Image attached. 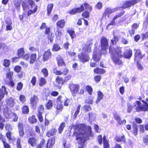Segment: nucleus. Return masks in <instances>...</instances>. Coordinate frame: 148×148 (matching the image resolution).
Listing matches in <instances>:
<instances>
[{"mask_svg": "<svg viewBox=\"0 0 148 148\" xmlns=\"http://www.w3.org/2000/svg\"><path fill=\"white\" fill-rule=\"evenodd\" d=\"M61 49V47L57 43H55L53 44L52 48V50L53 51H57Z\"/></svg>", "mask_w": 148, "mask_h": 148, "instance_id": "nucleus-28", "label": "nucleus"}, {"mask_svg": "<svg viewBox=\"0 0 148 148\" xmlns=\"http://www.w3.org/2000/svg\"><path fill=\"white\" fill-rule=\"evenodd\" d=\"M61 97L59 96L57 99V104L56 108L58 110H61L63 108L62 101H61Z\"/></svg>", "mask_w": 148, "mask_h": 148, "instance_id": "nucleus-17", "label": "nucleus"}, {"mask_svg": "<svg viewBox=\"0 0 148 148\" xmlns=\"http://www.w3.org/2000/svg\"><path fill=\"white\" fill-rule=\"evenodd\" d=\"M114 118L117 121L118 123L120 125L121 124V119L120 116L117 114H116L114 116Z\"/></svg>", "mask_w": 148, "mask_h": 148, "instance_id": "nucleus-43", "label": "nucleus"}, {"mask_svg": "<svg viewBox=\"0 0 148 148\" xmlns=\"http://www.w3.org/2000/svg\"><path fill=\"white\" fill-rule=\"evenodd\" d=\"M79 86L77 84H71L69 86V87L72 95L73 96H76L78 92L79 88Z\"/></svg>", "mask_w": 148, "mask_h": 148, "instance_id": "nucleus-10", "label": "nucleus"}, {"mask_svg": "<svg viewBox=\"0 0 148 148\" xmlns=\"http://www.w3.org/2000/svg\"><path fill=\"white\" fill-rule=\"evenodd\" d=\"M27 3L30 6L31 8H33V6H35L36 5H35V2L33 0H28Z\"/></svg>", "mask_w": 148, "mask_h": 148, "instance_id": "nucleus-49", "label": "nucleus"}, {"mask_svg": "<svg viewBox=\"0 0 148 148\" xmlns=\"http://www.w3.org/2000/svg\"><path fill=\"white\" fill-rule=\"evenodd\" d=\"M14 5L17 9L19 10L20 8V2L19 0H15L14 1Z\"/></svg>", "mask_w": 148, "mask_h": 148, "instance_id": "nucleus-41", "label": "nucleus"}, {"mask_svg": "<svg viewBox=\"0 0 148 148\" xmlns=\"http://www.w3.org/2000/svg\"><path fill=\"white\" fill-rule=\"evenodd\" d=\"M46 81L45 79L43 77L41 78L39 80V85L40 86H42L46 84Z\"/></svg>", "mask_w": 148, "mask_h": 148, "instance_id": "nucleus-42", "label": "nucleus"}, {"mask_svg": "<svg viewBox=\"0 0 148 148\" xmlns=\"http://www.w3.org/2000/svg\"><path fill=\"white\" fill-rule=\"evenodd\" d=\"M53 103L52 101L50 100H49L46 103L45 107L48 110L50 109L53 106Z\"/></svg>", "mask_w": 148, "mask_h": 148, "instance_id": "nucleus-36", "label": "nucleus"}, {"mask_svg": "<svg viewBox=\"0 0 148 148\" xmlns=\"http://www.w3.org/2000/svg\"><path fill=\"white\" fill-rule=\"evenodd\" d=\"M125 13V11L124 10H122L118 14L116 15L113 18L111 22L106 27V28H107L108 27H109L110 25H115L116 24L115 20L118 18L121 17Z\"/></svg>", "mask_w": 148, "mask_h": 148, "instance_id": "nucleus-9", "label": "nucleus"}, {"mask_svg": "<svg viewBox=\"0 0 148 148\" xmlns=\"http://www.w3.org/2000/svg\"><path fill=\"white\" fill-rule=\"evenodd\" d=\"M55 139L54 138H51L50 139H49L46 144L47 148H51L54 144Z\"/></svg>", "mask_w": 148, "mask_h": 148, "instance_id": "nucleus-21", "label": "nucleus"}, {"mask_svg": "<svg viewBox=\"0 0 148 148\" xmlns=\"http://www.w3.org/2000/svg\"><path fill=\"white\" fill-rule=\"evenodd\" d=\"M22 111L24 114L28 113L29 112L28 107L26 106H23L22 108Z\"/></svg>", "mask_w": 148, "mask_h": 148, "instance_id": "nucleus-39", "label": "nucleus"}, {"mask_svg": "<svg viewBox=\"0 0 148 148\" xmlns=\"http://www.w3.org/2000/svg\"><path fill=\"white\" fill-rule=\"evenodd\" d=\"M119 40V38L118 36H114L112 39L111 40V44L112 45H116Z\"/></svg>", "mask_w": 148, "mask_h": 148, "instance_id": "nucleus-31", "label": "nucleus"}, {"mask_svg": "<svg viewBox=\"0 0 148 148\" xmlns=\"http://www.w3.org/2000/svg\"><path fill=\"white\" fill-rule=\"evenodd\" d=\"M89 119L90 120H94L96 118V114L92 112L89 113Z\"/></svg>", "mask_w": 148, "mask_h": 148, "instance_id": "nucleus-45", "label": "nucleus"}, {"mask_svg": "<svg viewBox=\"0 0 148 148\" xmlns=\"http://www.w3.org/2000/svg\"><path fill=\"white\" fill-rule=\"evenodd\" d=\"M133 108L132 105L131 104L129 103L127 105V112L128 113L130 112L132 110Z\"/></svg>", "mask_w": 148, "mask_h": 148, "instance_id": "nucleus-52", "label": "nucleus"}, {"mask_svg": "<svg viewBox=\"0 0 148 148\" xmlns=\"http://www.w3.org/2000/svg\"><path fill=\"white\" fill-rule=\"evenodd\" d=\"M70 45L69 43L68 42H66L64 43L63 45L64 48L65 50H67L69 48V46Z\"/></svg>", "mask_w": 148, "mask_h": 148, "instance_id": "nucleus-56", "label": "nucleus"}, {"mask_svg": "<svg viewBox=\"0 0 148 148\" xmlns=\"http://www.w3.org/2000/svg\"><path fill=\"white\" fill-rule=\"evenodd\" d=\"M78 58L79 61L83 63L88 62L90 59V57L88 54L84 51H82L78 54Z\"/></svg>", "mask_w": 148, "mask_h": 148, "instance_id": "nucleus-7", "label": "nucleus"}, {"mask_svg": "<svg viewBox=\"0 0 148 148\" xmlns=\"http://www.w3.org/2000/svg\"><path fill=\"white\" fill-rule=\"evenodd\" d=\"M82 13L81 16L82 18H88L90 17V14L89 11L87 10L84 11Z\"/></svg>", "mask_w": 148, "mask_h": 148, "instance_id": "nucleus-29", "label": "nucleus"}, {"mask_svg": "<svg viewBox=\"0 0 148 148\" xmlns=\"http://www.w3.org/2000/svg\"><path fill=\"white\" fill-rule=\"evenodd\" d=\"M36 78L35 77L33 76L31 81V83L32 84L33 86H34L36 84Z\"/></svg>", "mask_w": 148, "mask_h": 148, "instance_id": "nucleus-61", "label": "nucleus"}, {"mask_svg": "<svg viewBox=\"0 0 148 148\" xmlns=\"http://www.w3.org/2000/svg\"><path fill=\"white\" fill-rule=\"evenodd\" d=\"M85 9L86 10L90 12L92 10V8L88 3L85 2L80 5V7H75L69 12V13L71 15H75L77 13H80L84 11Z\"/></svg>", "mask_w": 148, "mask_h": 148, "instance_id": "nucleus-4", "label": "nucleus"}, {"mask_svg": "<svg viewBox=\"0 0 148 148\" xmlns=\"http://www.w3.org/2000/svg\"><path fill=\"white\" fill-rule=\"evenodd\" d=\"M100 44L101 48L100 53L98 52L97 50H94L92 56L93 59L96 62H99L102 54L106 55L107 53L109 47L108 40L104 36L101 38Z\"/></svg>", "mask_w": 148, "mask_h": 148, "instance_id": "nucleus-3", "label": "nucleus"}, {"mask_svg": "<svg viewBox=\"0 0 148 148\" xmlns=\"http://www.w3.org/2000/svg\"><path fill=\"white\" fill-rule=\"evenodd\" d=\"M44 108L43 105H40L38 108V114H42L44 112Z\"/></svg>", "mask_w": 148, "mask_h": 148, "instance_id": "nucleus-40", "label": "nucleus"}, {"mask_svg": "<svg viewBox=\"0 0 148 148\" xmlns=\"http://www.w3.org/2000/svg\"><path fill=\"white\" fill-rule=\"evenodd\" d=\"M28 143L32 147L36 146L37 143V140L34 138L32 137L29 138L28 141Z\"/></svg>", "mask_w": 148, "mask_h": 148, "instance_id": "nucleus-19", "label": "nucleus"}, {"mask_svg": "<svg viewBox=\"0 0 148 148\" xmlns=\"http://www.w3.org/2000/svg\"><path fill=\"white\" fill-rule=\"evenodd\" d=\"M66 21L64 19H61L58 21L56 25L57 27L60 29H62L65 25Z\"/></svg>", "mask_w": 148, "mask_h": 148, "instance_id": "nucleus-16", "label": "nucleus"}, {"mask_svg": "<svg viewBox=\"0 0 148 148\" xmlns=\"http://www.w3.org/2000/svg\"><path fill=\"white\" fill-rule=\"evenodd\" d=\"M53 6V3L49 4L47 5V14L49 16L51 13Z\"/></svg>", "mask_w": 148, "mask_h": 148, "instance_id": "nucleus-24", "label": "nucleus"}, {"mask_svg": "<svg viewBox=\"0 0 148 148\" xmlns=\"http://www.w3.org/2000/svg\"><path fill=\"white\" fill-rule=\"evenodd\" d=\"M82 51L86 53L91 52V47L90 46V44H86L85 46L82 48Z\"/></svg>", "mask_w": 148, "mask_h": 148, "instance_id": "nucleus-20", "label": "nucleus"}, {"mask_svg": "<svg viewBox=\"0 0 148 148\" xmlns=\"http://www.w3.org/2000/svg\"><path fill=\"white\" fill-rule=\"evenodd\" d=\"M103 141L104 148H109L110 147L108 143V141L106 139L105 136L103 137Z\"/></svg>", "mask_w": 148, "mask_h": 148, "instance_id": "nucleus-33", "label": "nucleus"}, {"mask_svg": "<svg viewBox=\"0 0 148 148\" xmlns=\"http://www.w3.org/2000/svg\"><path fill=\"white\" fill-rule=\"evenodd\" d=\"M86 89L89 94L90 95H91L92 92V88L91 87L88 86H87L86 87Z\"/></svg>", "mask_w": 148, "mask_h": 148, "instance_id": "nucleus-54", "label": "nucleus"}, {"mask_svg": "<svg viewBox=\"0 0 148 148\" xmlns=\"http://www.w3.org/2000/svg\"><path fill=\"white\" fill-rule=\"evenodd\" d=\"M125 137L123 136H119L116 137V140L118 141H125Z\"/></svg>", "mask_w": 148, "mask_h": 148, "instance_id": "nucleus-55", "label": "nucleus"}, {"mask_svg": "<svg viewBox=\"0 0 148 148\" xmlns=\"http://www.w3.org/2000/svg\"><path fill=\"white\" fill-rule=\"evenodd\" d=\"M103 95L102 93L100 91L97 92V98L96 101V103H98L99 102L103 99Z\"/></svg>", "mask_w": 148, "mask_h": 148, "instance_id": "nucleus-27", "label": "nucleus"}, {"mask_svg": "<svg viewBox=\"0 0 148 148\" xmlns=\"http://www.w3.org/2000/svg\"><path fill=\"white\" fill-rule=\"evenodd\" d=\"M39 101L37 95H34L30 99V103L33 107L35 106Z\"/></svg>", "mask_w": 148, "mask_h": 148, "instance_id": "nucleus-14", "label": "nucleus"}, {"mask_svg": "<svg viewBox=\"0 0 148 148\" xmlns=\"http://www.w3.org/2000/svg\"><path fill=\"white\" fill-rule=\"evenodd\" d=\"M40 144L42 148H47L46 144L45 143V141L44 139H42L40 142Z\"/></svg>", "mask_w": 148, "mask_h": 148, "instance_id": "nucleus-51", "label": "nucleus"}, {"mask_svg": "<svg viewBox=\"0 0 148 148\" xmlns=\"http://www.w3.org/2000/svg\"><path fill=\"white\" fill-rule=\"evenodd\" d=\"M42 72L43 73L45 77L47 76L48 75V71L47 69L46 68H44L42 70Z\"/></svg>", "mask_w": 148, "mask_h": 148, "instance_id": "nucleus-58", "label": "nucleus"}, {"mask_svg": "<svg viewBox=\"0 0 148 148\" xmlns=\"http://www.w3.org/2000/svg\"><path fill=\"white\" fill-rule=\"evenodd\" d=\"M142 101L143 103V105H140L138 106H137L135 108L136 110L138 112L141 111H146L148 109V104L144 100H143Z\"/></svg>", "mask_w": 148, "mask_h": 148, "instance_id": "nucleus-11", "label": "nucleus"}, {"mask_svg": "<svg viewBox=\"0 0 148 148\" xmlns=\"http://www.w3.org/2000/svg\"><path fill=\"white\" fill-rule=\"evenodd\" d=\"M28 119L29 122L31 123H36L37 121L34 115H32L29 117Z\"/></svg>", "mask_w": 148, "mask_h": 148, "instance_id": "nucleus-35", "label": "nucleus"}, {"mask_svg": "<svg viewBox=\"0 0 148 148\" xmlns=\"http://www.w3.org/2000/svg\"><path fill=\"white\" fill-rule=\"evenodd\" d=\"M13 75V73L12 72H9L6 75V78L7 80L8 81L11 79L12 76Z\"/></svg>", "mask_w": 148, "mask_h": 148, "instance_id": "nucleus-46", "label": "nucleus"}, {"mask_svg": "<svg viewBox=\"0 0 148 148\" xmlns=\"http://www.w3.org/2000/svg\"><path fill=\"white\" fill-rule=\"evenodd\" d=\"M73 134L76 137V140L79 144L82 145L85 142L88 137H93L91 129L89 126L84 124L79 125L76 126Z\"/></svg>", "mask_w": 148, "mask_h": 148, "instance_id": "nucleus-2", "label": "nucleus"}, {"mask_svg": "<svg viewBox=\"0 0 148 148\" xmlns=\"http://www.w3.org/2000/svg\"><path fill=\"white\" fill-rule=\"evenodd\" d=\"M67 32L69 35L72 39H73L75 37L76 34L73 29L67 30Z\"/></svg>", "mask_w": 148, "mask_h": 148, "instance_id": "nucleus-25", "label": "nucleus"}, {"mask_svg": "<svg viewBox=\"0 0 148 148\" xmlns=\"http://www.w3.org/2000/svg\"><path fill=\"white\" fill-rule=\"evenodd\" d=\"M141 1V0H128L124 1L121 8L122 9L130 8L132 6H134L137 3Z\"/></svg>", "mask_w": 148, "mask_h": 148, "instance_id": "nucleus-5", "label": "nucleus"}, {"mask_svg": "<svg viewBox=\"0 0 148 148\" xmlns=\"http://www.w3.org/2000/svg\"><path fill=\"white\" fill-rule=\"evenodd\" d=\"M69 99L65 98L64 100H63L62 101V103H63L64 104V106H68L69 103Z\"/></svg>", "mask_w": 148, "mask_h": 148, "instance_id": "nucleus-53", "label": "nucleus"}, {"mask_svg": "<svg viewBox=\"0 0 148 148\" xmlns=\"http://www.w3.org/2000/svg\"><path fill=\"white\" fill-rule=\"evenodd\" d=\"M14 100L12 98H9L7 101V104L11 107H12L14 106Z\"/></svg>", "mask_w": 148, "mask_h": 148, "instance_id": "nucleus-32", "label": "nucleus"}, {"mask_svg": "<svg viewBox=\"0 0 148 148\" xmlns=\"http://www.w3.org/2000/svg\"><path fill=\"white\" fill-rule=\"evenodd\" d=\"M58 65H65V63L63 59L60 55L58 56L56 58Z\"/></svg>", "mask_w": 148, "mask_h": 148, "instance_id": "nucleus-22", "label": "nucleus"}, {"mask_svg": "<svg viewBox=\"0 0 148 148\" xmlns=\"http://www.w3.org/2000/svg\"><path fill=\"white\" fill-rule=\"evenodd\" d=\"M25 53L24 49L23 48L19 49L18 50L17 55L18 58L22 57Z\"/></svg>", "mask_w": 148, "mask_h": 148, "instance_id": "nucleus-26", "label": "nucleus"}, {"mask_svg": "<svg viewBox=\"0 0 148 148\" xmlns=\"http://www.w3.org/2000/svg\"><path fill=\"white\" fill-rule=\"evenodd\" d=\"M81 108V105H79L78 106L77 110L75 112V114L73 115V117L75 118H76L77 115L79 112V110Z\"/></svg>", "mask_w": 148, "mask_h": 148, "instance_id": "nucleus-50", "label": "nucleus"}, {"mask_svg": "<svg viewBox=\"0 0 148 148\" xmlns=\"http://www.w3.org/2000/svg\"><path fill=\"white\" fill-rule=\"evenodd\" d=\"M103 7V4L101 2H98L95 5V8L96 9L100 10Z\"/></svg>", "mask_w": 148, "mask_h": 148, "instance_id": "nucleus-38", "label": "nucleus"}, {"mask_svg": "<svg viewBox=\"0 0 148 148\" xmlns=\"http://www.w3.org/2000/svg\"><path fill=\"white\" fill-rule=\"evenodd\" d=\"M38 9V6L37 5L35 6L34 10H30L27 12V16H29L31 14L35 13Z\"/></svg>", "mask_w": 148, "mask_h": 148, "instance_id": "nucleus-34", "label": "nucleus"}, {"mask_svg": "<svg viewBox=\"0 0 148 148\" xmlns=\"http://www.w3.org/2000/svg\"><path fill=\"white\" fill-rule=\"evenodd\" d=\"M145 55V54H142L140 49H136L134 53V61L137 63V65H141L139 60L141 59Z\"/></svg>", "mask_w": 148, "mask_h": 148, "instance_id": "nucleus-6", "label": "nucleus"}, {"mask_svg": "<svg viewBox=\"0 0 148 148\" xmlns=\"http://www.w3.org/2000/svg\"><path fill=\"white\" fill-rule=\"evenodd\" d=\"M56 36L57 37L60 38L62 35V33L61 30H60L58 29H57L56 31Z\"/></svg>", "mask_w": 148, "mask_h": 148, "instance_id": "nucleus-60", "label": "nucleus"}, {"mask_svg": "<svg viewBox=\"0 0 148 148\" xmlns=\"http://www.w3.org/2000/svg\"><path fill=\"white\" fill-rule=\"evenodd\" d=\"M119 8L116 7L113 9H111L110 8H107L105 10V11L103 14L102 18H106L107 16L108 17L110 16V14L114 12L117 11L119 10Z\"/></svg>", "mask_w": 148, "mask_h": 148, "instance_id": "nucleus-8", "label": "nucleus"}, {"mask_svg": "<svg viewBox=\"0 0 148 148\" xmlns=\"http://www.w3.org/2000/svg\"><path fill=\"white\" fill-rule=\"evenodd\" d=\"M30 60L29 63L30 64L34 63L37 60V55L35 53H32L30 56Z\"/></svg>", "mask_w": 148, "mask_h": 148, "instance_id": "nucleus-23", "label": "nucleus"}, {"mask_svg": "<svg viewBox=\"0 0 148 148\" xmlns=\"http://www.w3.org/2000/svg\"><path fill=\"white\" fill-rule=\"evenodd\" d=\"M5 23L7 24L6 26V31L11 30L12 29V27L11 25L12 24V21L10 20H6L5 21Z\"/></svg>", "mask_w": 148, "mask_h": 148, "instance_id": "nucleus-18", "label": "nucleus"}, {"mask_svg": "<svg viewBox=\"0 0 148 148\" xmlns=\"http://www.w3.org/2000/svg\"><path fill=\"white\" fill-rule=\"evenodd\" d=\"M19 99L20 101L22 103H24L25 101V97L22 95H21L19 97Z\"/></svg>", "mask_w": 148, "mask_h": 148, "instance_id": "nucleus-63", "label": "nucleus"}, {"mask_svg": "<svg viewBox=\"0 0 148 148\" xmlns=\"http://www.w3.org/2000/svg\"><path fill=\"white\" fill-rule=\"evenodd\" d=\"M22 7L23 10H25L26 9H28L29 5L25 1H23L22 3Z\"/></svg>", "mask_w": 148, "mask_h": 148, "instance_id": "nucleus-44", "label": "nucleus"}, {"mask_svg": "<svg viewBox=\"0 0 148 148\" xmlns=\"http://www.w3.org/2000/svg\"><path fill=\"white\" fill-rule=\"evenodd\" d=\"M65 122H62L61 123L58 130V132L60 134L62 132L65 126Z\"/></svg>", "mask_w": 148, "mask_h": 148, "instance_id": "nucleus-37", "label": "nucleus"}, {"mask_svg": "<svg viewBox=\"0 0 148 148\" xmlns=\"http://www.w3.org/2000/svg\"><path fill=\"white\" fill-rule=\"evenodd\" d=\"M12 113L8 107L4 108L3 110V114L7 118H10L12 116Z\"/></svg>", "mask_w": 148, "mask_h": 148, "instance_id": "nucleus-15", "label": "nucleus"}, {"mask_svg": "<svg viewBox=\"0 0 148 148\" xmlns=\"http://www.w3.org/2000/svg\"><path fill=\"white\" fill-rule=\"evenodd\" d=\"M23 86V84L21 82H19L17 84V89L20 91L22 89Z\"/></svg>", "mask_w": 148, "mask_h": 148, "instance_id": "nucleus-57", "label": "nucleus"}, {"mask_svg": "<svg viewBox=\"0 0 148 148\" xmlns=\"http://www.w3.org/2000/svg\"><path fill=\"white\" fill-rule=\"evenodd\" d=\"M10 61L8 59H5L3 60V65H10Z\"/></svg>", "mask_w": 148, "mask_h": 148, "instance_id": "nucleus-62", "label": "nucleus"}, {"mask_svg": "<svg viewBox=\"0 0 148 148\" xmlns=\"http://www.w3.org/2000/svg\"><path fill=\"white\" fill-rule=\"evenodd\" d=\"M94 72L98 74H103L105 73V71L103 69L97 68L94 69Z\"/></svg>", "mask_w": 148, "mask_h": 148, "instance_id": "nucleus-30", "label": "nucleus"}, {"mask_svg": "<svg viewBox=\"0 0 148 148\" xmlns=\"http://www.w3.org/2000/svg\"><path fill=\"white\" fill-rule=\"evenodd\" d=\"M53 72L54 73L57 75H61L62 74V72L59 71H58L56 69H53Z\"/></svg>", "mask_w": 148, "mask_h": 148, "instance_id": "nucleus-59", "label": "nucleus"}, {"mask_svg": "<svg viewBox=\"0 0 148 148\" xmlns=\"http://www.w3.org/2000/svg\"><path fill=\"white\" fill-rule=\"evenodd\" d=\"M109 50L111 59L115 64L121 65L123 64V62L118 57H124L125 58L129 59L132 55V50L130 49H125L123 52V54L121 48L119 47L115 48L112 45H110Z\"/></svg>", "mask_w": 148, "mask_h": 148, "instance_id": "nucleus-1", "label": "nucleus"}, {"mask_svg": "<svg viewBox=\"0 0 148 148\" xmlns=\"http://www.w3.org/2000/svg\"><path fill=\"white\" fill-rule=\"evenodd\" d=\"M83 109L86 112L89 111L91 110L92 108L91 106L86 105L84 106Z\"/></svg>", "mask_w": 148, "mask_h": 148, "instance_id": "nucleus-47", "label": "nucleus"}, {"mask_svg": "<svg viewBox=\"0 0 148 148\" xmlns=\"http://www.w3.org/2000/svg\"><path fill=\"white\" fill-rule=\"evenodd\" d=\"M141 36L142 40L148 38V31L145 33L141 34Z\"/></svg>", "mask_w": 148, "mask_h": 148, "instance_id": "nucleus-48", "label": "nucleus"}, {"mask_svg": "<svg viewBox=\"0 0 148 148\" xmlns=\"http://www.w3.org/2000/svg\"><path fill=\"white\" fill-rule=\"evenodd\" d=\"M45 34L47 35L48 39L49 40L50 42L52 43L53 40L54 36H52L53 34L49 27H47L45 28Z\"/></svg>", "mask_w": 148, "mask_h": 148, "instance_id": "nucleus-12", "label": "nucleus"}, {"mask_svg": "<svg viewBox=\"0 0 148 148\" xmlns=\"http://www.w3.org/2000/svg\"><path fill=\"white\" fill-rule=\"evenodd\" d=\"M94 79L95 81L97 82H98L100 81L101 79V77L100 75H97L94 77Z\"/></svg>", "mask_w": 148, "mask_h": 148, "instance_id": "nucleus-64", "label": "nucleus"}, {"mask_svg": "<svg viewBox=\"0 0 148 148\" xmlns=\"http://www.w3.org/2000/svg\"><path fill=\"white\" fill-rule=\"evenodd\" d=\"M52 56V53L50 49L45 51L43 55L42 60L44 61H46L51 58Z\"/></svg>", "mask_w": 148, "mask_h": 148, "instance_id": "nucleus-13", "label": "nucleus"}]
</instances>
